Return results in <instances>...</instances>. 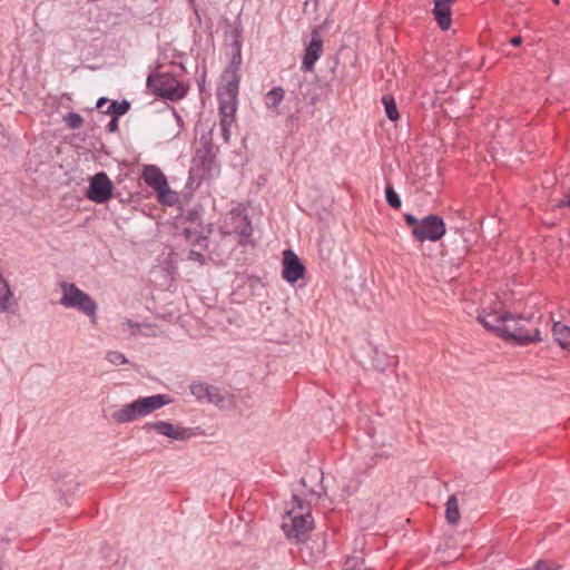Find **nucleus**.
Segmentation results:
<instances>
[{
  "label": "nucleus",
  "instance_id": "nucleus-1",
  "mask_svg": "<svg viewBox=\"0 0 570 570\" xmlns=\"http://www.w3.org/2000/svg\"><path fill=\"white\" fill-rule=\"evenodd\" d=\"M225 85L218 90L219 127L225 142L230 140V129L236 124L238 78L234 72L224 76Z\"/></svg>",
  "mask_w": 570,
  "mask_h": 570
},
{
  "label": "nucleus",
  "instance_id": "nucleus-2",
  "mask_svg": "<svg viewBox=\"0 0 570 570\" xmlns=\"http://www.w3.org/2000/svg\"><path fill=\"white\" fill-rule=\"evenodd\" d=\"M293 507L286 512L282 523L286 537L296 542H305L313 530L311 508L297 495H293Z\"/></svg>",
  "mask_w": 570,
  "mask_h": 570
},
{
  "label": "nucleus",
  "instance_id": "nucleus-3",
  "mask_svg": "<svg viewBox=\"0 0 570 570\" xmlns=\"http://www.w3.org/2000/svg\"><path fill=\"white\" fill-rule=\"evenodd\" d=\"M168 403H170V399L165 394L140 397L115 411L111 414V419L118 424L132 422L139 417L149 415Z\"/></svg>",
  "mask_w": 570,
  "mask_h": 570
},
{
  "label": "nucleus",
  "instance_id": "nucleus-4",
  "mask_svg": "<svg viewBox=\"0 0 570 570\" xmlns=\"http://www.w3.org/2000/svg\"><path fill=\"white\" fill-rule=\"evenodd\" d=\"M404 220L411 228L413 237L420 243L425 240L438 242L446 232L443 219L438 215H429L422 219H417L412 214H405Z\"/></svg>",
  "mask_w": 570,
  "mask_h": 570
},
{
  "label": "nucleus",
  "instance_id": "nucleus-5",
  "mask_svg": "<svg viewBox=\"0 0 570 570\" xmlns=\"http://www.w3.org/2000/svg\"><path fill=\"white\" fill-rule=\"evenodd\" d=\"M61 298L60 304L68 308H75L91 318L96 323V302L83 291L72 283L62 282L60 284Z\"/></svg>",
  "mask_w": 570,
  "mask_h": 570
},
{
  "label": "nucleus",
  "instance_id": "nucleus-6",
  "mask_svg": "<svg viewBox=\"0 0 570 570\" xmlns=\"http://www.w3.org/2000/svg\"><path fill=\"white\" fill-rule=\"evenodd\" d=\"M538 322L524 317L509 316L503 330V337L512 338L520 344H529L541 341Z\"/></svg>",
  "mask_w": 570,
  "mask_h": 570
},
{
  "label": "nucleus",
  "instance_id": "nucleus-7",
  "mask_svg": "<svg viewBox=\"0 0 570 570\" xmlns=\"http://www.w3.org/2000/svg\"><path fill=\"white\" fill-rule=\"evenodd\" d=\"M142 179L155 190L159 203L168 206L176 204L177 195L170 189L166 176L157 166H145L142 169Z\"/></svg>",
  "mask_w": 570,
  "mask_h": 570
},
{
  "label": "nucleus",
  "instance_id": "nucleus-8",
  "mask_svg": "<svg viewBox=\"0 0 570 570\" xmlns=\"http://www.w3.org/2000/svg\"><path fill=\"white\" fill-rule=\"evenodd\" d=\"M219 233L223 237L235 236L240 245H245L252 236V226L242 210L233 209L226 215Z\"/></svg>",
  "mask_w": 570,
  "mask_h": 570
},
{
  "label": "nucleus",
  "instance_id": "nucleus-9",
  "mask_svg": "<svg viewBox=\"0 0 570 570\" xmlns=\"http://www.w3.org/2000/svg\"><path fill=\"white\" fill-rule=\"evenodd\" d=\"M147 86L157 96L173 101L179 100L186 95V88L168 73L149 76Z\"/></svg>",
  "mask_w": 570,
  "mask_h": 570
},
{
  "label": "nucleus",
  "instance_id": "nucleus-10",
  "mask_svg": "<svg viewBox=\"0 0 570 570\" xmlns=\"http://www.w3.org/2000/svg\"><path fill=\"white\" fill-rule=\"evenodd\" d=\"M112 183L106 173H98L91 177L87 197L94 203L104 204L111 198Z\"/></svg>",
  "mask_w": 570,
  "mask_h": 570
},
{
  "label": "nucleus",
  "instance_id": "nucleus-11",
  "mask_svg": "<svg viewBox=\"0 0 570 570\" xmlns=\"http://www.w3.org/2000/svg\"><path fill=\"white\" fill-rule=\"evenodd\" d=\"M305 266L292 250H285L283 257V278L288 283H295L303 277Z\"/></svg>",
  "mask_w": 570,
  "mask_h": 570
},
{
  "label": "nucleus",
  "instance_id": "nucleus-12",
  "mask_svg": "<svg viewBox=\"0 0 570 570\" xmlns=\"http://www.w3.org/2000/svg\"><path fill=\"white\" fill-rule=\"evenodd\" d=\"M323 52V41L317 29L312 31V39L305 49V55L302 62V68L306 71L314 69L315 62L320 59Z\"/></svg>",
  "mask_w": 570,
  "mask_h": 570
},
{
  "label": "nucleus",
  "instance_id": "nucleus-13",
  "mask_svg": "<svg viewBox=\"0 0 570 570\" xmlns=\"http://www.w3.org/2000/svg\"><path fill=\"white\" fill-rule=\"evenodd\" d=\"M146 429L154 430L157 433L165 435L173 440H186V439L190 438V435H191V433L188 429L179 426V425H174V424H171L169 422H165V421H157L154 423H148L146 425Z\"/></svg>",
  "mask_w": 570,
  "mask_h": 570
},
{
  "label": "nucleus",
  "instance_id": "nucleus-14",
  "mask_svg": "<svg viewBox=\"0 0 570 570\" xmlns=\"http://www.w3.org/2000/svg\"><path fill=\"white\" fill-rule=\"evenodd\" d=\"M455 0H434L433 16L442 30L451 27V7Z\"/></svg>",
  "mask_w": 570,
  "mask_h": 570
},
{
  "label": "nucleus",
  "instance_id": "nucleus-15",
  "mask_svg": "<svg viewBox=\"0 0 570 570\" xmlns=\"http://www.w3.org/2000/svg\"><path fill=\"white\" fill-rule=\"evenodd\" d=\"M509 315L500 314L499 312L482 313L478 316L480 323L488 330H491L502 336L505 322Z\"/></svg>",
  "mask_w": 570,
  "mask_h": 570
},
{
  "label": "nucleus",
  "instance_id": "nucleus-16",
  "mask_svg": "<svg viewBox=\"0 0 570 570\" xmlns=\"http://www.w3.org/2000/svg\"><path fill=\"white\" fill-rule=\"evenodd\" d=\"M284 96H285V91L281 87H276V88L269 90L265 95V106L268 109H271L272 111H274L276 114H279L278 112V106L283 101Z\"/></svg>",
  "mask_w": 570,
  "mask_h": 570
},
{
  "label": "nucleus",
  "instance_id": "nucleus-17",
  "mask_svg": "<svg viewBox=\"0 0 570 570\" xmlns=\"http://www.w3.org/2000/svg\"><path fill=\"white\" fill-rule=\"evenodd\" d=\"M552 333L554 340L562 348H568L570 346V327L561 324L559 322L553 324Z\"/></svg>",
  "mask_w": 570,
  "mask_h": 570
},
{
  "label": "nucleus",
  "instance_id": "nucleus-18",
  "mask_svg": "<svg viewBox=\"0 0 570 570\" xmlns=\"http://www.w3.org/2000/svg\"><path fill=\"white\" fill-rule=\"evenodd\" d=\"M445 519L450 524H458L461 519L458 498L451 495L445 504Z\"/></svg>",
  "mask_w": 570,
  "mask_h": 570
},
{
  "label": "nucleus",
  "instance_id": "nucleus-19",
  "mask_svg": "<svg viewBox=\"0 0 570 570\" xmlns=\"http://www.w3.org/2000/svg\"><path fill=\"white\" fill-rule=\"evenodd\" d=\"M382 102L384 105L387 118L392 121L397 120L399 111L394 98L392 96L385 95L382 98Z\"/></svg>",
  "mask_w": 570,
  "mask_h": 570
},
{
  "label": "nucleus",
  "instance_id": "nucleus-20",
  "mask_svg": "<svg viewBox=\"0 0 570 570\" xmlns=\"http://www.w3.org/2000/svg\"><path fill=\"white\" fill-rule=\"evenodd\" d=\"M129 108L130 104L126 100H122L121 102L112 101L107 109V114H110L111 117L118 118L125 115Z\"/></svg>",
  "mask_w": 570,
  "mask_h": 570
},
{
  "label": "nucleus",
  "instance_id": "nucleus-21",
  "mask_svg": "<svg viewBox=\"0 0 570 570\" xmlns=\"http://www.w3.org/2000/svg\"><path fill=\"white\" fill-rule=\"evenodd\" d=\"M343 570H367L361 557H351L345 561Z\"/></svg>",
  "mask_w": 570,
  "mask_h": 570
},
{
  "label": "nucleus",
  "instance_id": "nucleus-22",
  "mask_svg": "<svg viewBox=\"0 0 570 570\" xmlns=\"http://www.w3.org/2000/svg\"><path fill=\"white\" fill-rule=\"evenodd\" d=\"M63 120L66 122V125L70 128V129H78L82 126L83 124V119L82 117L77 114V112H69L67 114L65 117H63Z\"/></svg>",
  "mask_w": 570,
  "mask_h": 570
},
{
  "label": "nucleus",
  "instance_id": "nucleus-23",
  "mask_svg": "<svg viewBox=\"0 0 570 570\" xmlns=\"http://www.w3.org/2000/svg\"><path fill=\"white\" fill-rule=\"evenodd\" d=\"M386 202L387 204L395 208V209H399L401 207V199L399 197V195L395 193V190L393 189V187L389 186L386 188Z\"/></svg>",
  "mask_w": 570,
  "mask_h": 570
},
{
  "label": "nucleus",
  "instance_id": "nucleus-24",
  "mask_svg": "<svg viewBox=\"0 0 570 570\" xmlns=\"http://www.w3.org/2000/svg\"><path fill=\"white\" fill-rule=\"evenodd\" d=\"M106 358L115 365H121L127 363L126 356L117 351H110L107 353Z\"/></svg>",
  "mask_w": 570,
  "mask_h": 570
},
{
  "label": "nucleus",
  "instance_id": "nucleus-25",
  "mask_svg": "<svg viewBox=\"0 0 570 570\" xmlns=\"http://www.w3.org/2000/svg\"><path fill=\"white\" fill-rule=\"evenodd\" d=\"M560 564L554 561L539 560L531 570H559Z\"/></svg>",
  "mask_w": 570,
  "mask_h": 570
},
{
  "label": "nucleus",
  "instance_id": "nucleus-26",
  "mask_svg": "<svg viewBox=\"0 0 570 570\" xmlns=\"http://www.w3.org/2000/svg\"><path fill=\"white\" fill-rule=\"evenodd\" d=\"M191 393L197 396L198 399L204 397L205 395H208V386L204 385L202 383L191 384L190 386Z\"/></svg>",
  "mask_w": 570,
  "mask_h": 570
},
{
  "label": "nucleus",
  "instance_id": "nucleus-27",
  "mask_svg": "<svg viewBox=\"0 0 570 570\" xmlns=\"http://www.w3.org/2000/svg\"><path fill=\"white\" fill-rule=\"evenodd\" d=\"M121 326H122V330H124V331L128 330V331H130V332H131V334H136V330H138V328H139V325H138V324H135V323H132V322H131V321H129V320L125 321V322L121 324Z\"/></svg>",
  "mask_w": 570,
  "mask_h": 570
},
{
  "label": "nucleus",
  "instance_id": "nucleus-28",
  "mask_svg": "<svg viewBox=\"0 0 570 570\" xmlns=\"http://www.w3.org/2000/svg\"><path fill=\"white\" fill-rule=\"evenodd\" d=\"M183 234H184L185 239H186L187 242H196V240H198V238H199V237L196 235V233H194V232H191V230H189V229H185Z\"/></svg>",
  "mask_w": 570,
  "mask_h": 570
},
{
  "label": "nucleus",
  "instance_id": "nucleus-29",
  "mask_svg": "<svg viewBox=\"0 0 570 570\" xmlns=\"http://www.w3.org/2000/svg\"><path fill=\"white\" fill-rule=\"evenodd\" d=\"M118 129V118L112 117L108 124V130L114 132Z\"/></svg>",
  "mask_w": 570,
  "mask_h": 570
},
{
  "label": "nucleus",
  "instance_id": "nucleus-30",
  "mask_svg": "<svg viewBox=\"0 0 570 570\" xmlns=\"http://www.w3.org/2000/svg\"><path fill=\"white\" fill-rule=\"evenodd\" d=\"M189 258L193 259V261H197V262H202L203 261V255L196 250H190L189 252Z\"/></svg>",
  "mask_w": 570,
  "mask_h": 570
},
{
  "label": "nucleus",
  "instance_id": "nucleus-31",
  "mask_svg": "<svg viewBox=\"0 0 570 570\" xmlns=\"http://www.w3.org/2000/svg\"><path fill=\"white\" fill-rule=\"evenodd\" d=\"M522 42H523V39H522V37H520V36L513 37V38H511V40H510V43H511L512 46H515V47L521 46V45H522Z\"/></svg>",
  "mask_w": 570,
  "mask_h": 570
},
{
  "label": "nucleus",
  "instance_id": "nucleus-32",
  "mask_svg": "<svg viewBox=\"0 0 570 570\" xmlns=\"http://www.w3.org/2000/svg\"><path fill=\"white\" fill-rule=\"evenodd\" d=\"M108 99L107 98H99L98 101H97V108H102V106L105 104H107Z\"/></svg>",
  "mask_w": 570,
  "mask_h": 570
},
{
  "label": "nucleus",
  "instance_id": "nucleus-33",
  "mask_svg": "<svg viewBox=\"0 0 570 570\" xmlns=\"http://www.w3.org/2000/svg\"><path fill=\"white\" fill-rule=\"evenodd\" d=\"M567 206L570 208V198L567 200Z\"/></svg>",
  "mask_w": 570,
  "mask_h": 570
},
{
  "label": "nucleus",
  "instance_id": "nucleus-34",
  "mask_svg": "<svg viewBox=\"0 0 570 570\" xmlns=\"http://www.w3.org/2000/svg\"><path fill=\"white\" fill-rule=\"evenodd\" d=\"M552 1H553L556 4H558V3H559V0H552Z\"/></svg>",
  "mask_w": 570,
  "mask_h": 570
}]
</instances>
